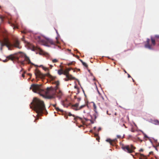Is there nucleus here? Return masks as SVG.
<instances>
[{"label": "nucleus", "mask_w": 159, "mask_h": 159, "mask_svg": "<svg viewBox=\"0 0 159 159\" xmlns=\"http://www.w3.org/2000/svg\"><path fill=\"white\" fill-rule=\"evenodd\" d=\"M30 108L33 109L37 113V118L36 119L38 120L39 117L41 116L46 111L45 104L43 101L36 98H34L31 103Z\"/></svg>", "instance_id": "f257e3e1"}, {"label": "nucleus", "mask_w": 159, "mask_h": 159, "mask_svg": "<svg viewBox=\"0 0 159 159\" xmlns=\"http://www.w3.org/2000/svg\"><path fill=\"white\" fill-rule=\"evenodd\" d=\"M42 96L48 99L55 98L56 97V90L52 87L47 88L42 91Z\"/></svg>", "instance_id": "f03ea898"}, {"label": "nucleus", "mask_w": 159, "mask_h": 159, "mask_svg": "<svg viewBox=\"0 0 159 159\" xmlns=\"http://www.w3.org/2000/svg\"><path fill=\"white\" fill-rule=\"evenodd\" d=\"M35 74L36 77H38L41 79L44 78L46 76H47L52 80H55L56 78V77L52 76L49 73L46 74H43L41 73L39 70L37 69L35 70Z\"/></svg>", "instance_id": "7ed1b4c3"}, {"label": "nucleus", "mask_w": 159, "mask_h": 159, "mask_svg": "<svg viewBox=\"0 0 159 159\" xmlns=\"http://www.w3.org/2000/svg\"><path fill=\"white\" fill-rule=\"evenodd\" d=\"M38 38L39 41L42 42L44 45L47 46H49L48 45V44L55 45L59 43V42L58 41H54L50 39H47L45 40H44L41 39V38L40 36L38 37Z\"/></svg>", "instance_id": "20e7f679"}, {"label": "nucleus", "mask_w": 159, "mask_h": 159, "mask_svg": "<svg viewBox=\"0 0 159 159\" xmlns=\"http://www.w3.org/2000/svg\"><path fill=\"white\" fill-rule=\"evenodd\" d=\"M41 85L37 84H32L30 89H32L34 93H38L42 96V91H43V89H42L41 88Z\"/></svg>", "instance_id": "39448f33"}, {"label": "nucleus", "mask_w": 159, "mask_h": 159, "mask_svg": "<svg viewBox=\"0 0 159 159\" xmlns=\"http://www.w3.org/2000/svg\"><path fill=\"white\" fill-rule=\"evenodd\" d=\"M122 148L125 152L129 153H132L134 152V150L136 148L132 144L130 145H123Z\"/></svg>", "instance_id": "423d86ee"}, {"label": "nucleus", "mask_w": 159, "mask_h": 159, "mask_svg": "<svg viewBox=\"0 0 159 159\" xmlns=\"http://www.w3.org/2000/svg\"><path fill=\"white\" fill-rule=\"evenodd\" d=\"M98 92L99 95V100L101 102L102 104L107 106L108 101L107 98L104 95H102L98 91Z\"/></svg>", "instance_id": "0eeeda50"}, {"label": "nucleus", "mask_w": 159, "mask_h": 159, "mask_svg": "<svg viewBox=\"0 0 159 159\" xmlns=\"http://www.w3.org/2000/svg\"><path fill=\"white\" fill-rule=\"evenodd\" d=\"M10 49L11 47H14L19 49L21 48V46L20 45V42L19 40L16 39H14L13 43H11L9 41Z\"/></svg>", "instance_id": "6e6552de"}, {"label": "nucleus", "mask_w": 159, "mask_h": 159, "mask_svg": "<svg viewBox=\"0 0 159 159\" xmlns=\"http://www.w3.org/2000/svg\"><path fill=\"white\" fill-rule=\"evenodd\" d=\"M0 47L6 46L9 50L10 49L9 40L8 38H4L2 41L0 40Z\"/></svg>", "instance_id": "1a4fd4ad"}, {"label": "nucleus", "mask_w": 159, "mask_h": 159, "mask_svg": "<svg viewBox=\"0 0 159 159\" xmlns=\"http://www.w3.org/2000/svg\"><path fill=\"white\" fill-rule=\"evenodd\" d=\"M19 58L18 59V62L19 63H20L21 65H24V64H25L24 61H27L28 62V64H31L32 65H34V64L31 62L29 57H27V56L25 57L24 60H19Z\"/></svg>", "instance_id": "9d476101"}, {"label": "nucleus", "mask_w": 159, "mask_h": 159, "mask_svg": "<svg viewBox=\"0 0 159 159\" xmlns=\"http://www.w3.org/2000/svg\"><path fill=\"white\" fill-rule=\"evenodd\" d=\"M56 96L59 99L61 98L63 95V93L59 89L56 90Z\"/></svg>", "instance_id": "9b49d317"}, {"label": "nucleus", "mask_w": 159, "mask_h": 159, "mask_svg": "<svg viewBox=\"0 0 159 159\" xmlns=\"http://www.w3.org/2000/svg\"><path fill=\"white\" fill-rule=\"evenodd\" d=\"M7 59L5 60H3V61L4 62H7L8 60H11L12 61H13L15 59V57L13 55H10L9 56H7L6 57Z\"/></svg>", "instance_id": "f8f14e48"}, {"label": "nucleus", "mask_w": 159, "mask_h": 159, "mask_svg": "<svg viewBox=\"0 0 159 159\" xmlns=\"http://www.w3.org/2000/svg\"><path fill=\"white\" fill-rule=\"evenodd\" d=\"M150 42V40L149 39H147V41H146V44H145V47L146 48H148L149 49H152V45H150L149 44V42Z\"/></svg>", "instance_id": "ddd939ff"}, {"label": "nucleus", "mask_w": 159, "mask_h": 159, "mask_svg": "<svg viewBox=\"0 0 159 159\" xmlns=\"http://www.w3.org/2000/svg\"><path fill=\"white\" fill-rule=\"evenodd\" d=\"M66 77V78L64 79L65 81H66L70 80H75L76 79V78L75 77H73L72 75L70 76L67 75Z\"/></svg>", "instance_id": "4468645a"}, {"label": "nucleus", "mask_w": 159, "mask_h": 159, "mask_svg": "<svg viewBox=\"0 0 159 159\" xmlns=\"http://www.w3.org/2000/svg\"><path fill=\"white\" fill-rule=\"evenodd\" d=\"M116 141V139L111 140L110 139H107L106 140V141L109 142L110 144L112 145H114L115 144V142Z\"/></svg>", "instance_id": "2eb2a0df"}, {"label": "nucleus", "mask_w": 159, "mask_h": 159, "mask_svg": "<svg viewBox=\"0 0 159 159\" xmlns=\"http://www.w3.org/2000/svg\"><path fill=\"white\" fill-rule=\"evenodd\" d=\"M55 84L56 85L55 89V90L59 89V86L60 85L59 82L58 81H55Z\"/></svg>", "instance_id": "dca6fc26"}, {"label": "nucleus", "mask_w": 159, "mask_h": 159, "mask_svg": "<svg viewBox=\"0 0 159 159\" xmlns=\"http://www.w3.org/2000/svg\"><path fill=\"white\" fill-rule=\"evenodd\" d=\"M79 105V103H76L74 105H72V109H74V110H75V109L76 108H78V107Z\"/></svg>", "instance_id": "f3484780"}, {"label": "nucleus", "mask_w": 159, "mask_h": 159, "mask_svg": "<svg viewBox=\"0 0 159 159\" xmlns=\"http://www.w3.org/2000/svg\"><path fill=\"white\" fill-rule=\"evenodd\" d=\"M151 39L152 45L153 46H155L156 44L155 39H154L152 37H151Z\"/></svg>", "instance_id": "a211bd4d"}, {"label": "nucleus", "mask_w": 159, "mask_h": 159, "mask_svg": "<svg viewBox=\"0 0 159 159\" xmlns=\"http://www.w3.org/2000/svg\"><path fill=\"white\" fill-rule=\"evenodd\" d=\"M19 53L21 54L19 56L20 58L21 57V58H25V57L26 56L24 53H22L21 52H19Z\"/></svg>", "instance_id": "6ab92c4d"}, {"label": "nucleus", "mask_w": 159, "mask_h": 159, "mask_svg": "<svg viewBox=\"0 0 159 159\" xmlns=\"http://www.w3.org/2000/svg\"><path fill=\"white\" fill-rule=\"evenodd\" d=\"M63 74L65 75L66 76L67 75H68L69 76L71 75H70L69 74V72L68 71H67L66 70L64 71L63 70Z\"/></svg>", "instance_id": "aec40b11"}, {"label": "nucleus", "mask_w": 159, "mask_h": 159, "mask_svg": "<svg viewBox=\"0 0 159 159\" xmlns=\"http://www.w3.org/2000/svg\"><path fill=\"white\" fill-rule=\"evenodd\" d=\"M63 70L61 69H60L58 71V74L59 75H61L62 74H63Z\"/></svg>", "instance_id": "412c9836"}, {"label": "nucleus", "mask_w": 159, "mask_h": 159, "mask_svg": "<svg viewBox=\"0 0 159 159\" xmlns=\"http://www.w3.org/2000/svg\"><path fill=\"white\" fill-rule=\"evenodd\" d=\"M153 123L155 125H159V121L157 120H155L153 121Z\"/></svg>", "instance_id": "4be33fe9"}, {"label": "nucleus", "mask_w": 159, "mask_h": 159, "mask_svg": "<svg viewBox=\"0 0 159 159\" xmlns=\"http://www.w3.org/2000/svg\"><path fill=\"white\" fill-rule=\"evenodd\" d=\"M85 106H86V105H82L80 106V107L79 108H76L75 109V110L77 111L78 110H80V109H82V108H83V107H84Z\"/></svg>", "instance_id": "5701e85b"}, {"label": "nucleus", "mask_w": 159, "mask_h": 159, "mask_svg": "<svg viewBox=\"0 0 159 159\" xmlns=\"http://www.w3.org/2000/svg\"><path fill=\"white\" fill-rule=\"evenodd\" d=\"M93 107L94 111H95V112L96 113H97V107H96V104L94 103H93Z\"/></svg>", "instance_id": "b1692460"}, {"label": "nucleus", "mask_w": 159, "mask_h": 159, "mask_svg": "<svg viewBox=\"0 0 159 159\" xmlns=\"http://www.w3.org/2000/svg\"><path fill=\"white\" fill-rule=\"evenodd\" d=\"M39 67H42L43 69L45 71H48L49 70V69L48 68L45 67H44L43 65H40Z\"/></svg>", "instance_id": "393cba45"}, {"label": "nucleus", "mask_w": 159, "mask_h": 159, "mask_svg": "<svg viewBox=\"0 0 159 159\" xmlns=\"http://www.w3.org/2000/svg\"><path fill=\"white\" fill-rule=\"evenodd\" d=\"M155 39L157 41L159 42V35H157L155 36Z\"/></svg>", "instance_id": "a878e982"}, {"label": "nucleus", "mask_w": 159, "mask_h": 159, "mask_svg": "<svg viewBox=\"0 0 159 159\" xmlns=\"http://www.w3.org/2000/svg\"><path fill=\"white\" fill-rule=\"evenodd\" d=\"M56 109L57 111H60L61 112H63V111L62 110L60 109L58 107H56Z\"/></svg>", "instance_id": "bb28decb"}, {"label": "nucleus", "mask_w": 159, "mask_h": 159, "mask_svg": "<svg viewBox=\"0 0 159 159\" xmlns=\"http://www.w3.org/2000/svg\"><path fill=\"white\" fill-rule=\"evenodd\" d=\"M52 62H53V63H56L58 61V60L56 59H53L52 60Z\"/></svg>", "instance_id": "cd10ccee"}, {"label": "nucleus", "mask_w": 159, "mask_h": 159, "mask_svg": "<svg viewBox=\"0 0 159 159\" xmlns=\"http://www.w3.org/2000/svg\"><path fill=\"white\" fill-rule=\"evenodd\" d=\"M82 64L84 66H85L86 67V68L88 67V66L87 65V64L86 63H85V62H82Z\"/></svg>", "instance_id": "c85d7f7f"}, {"label": "nucleus", "mask_w": 159, "mask_h": 159, "mask_svg": "<svg viewBox=\"0 0 159 159\" xmlns=\"http://www.w3.org/2000/svg\"><path fill=\"white\" fill-rule=\"evenodd\" d=\"M139 154L140 155V157H143L144 158V159H146V158L145 156L143 154H140V153H139Z\"/></svg>", "instance_id": "c756f323"}, {"label": "nucleus", "mask_w": 159, "mask_h": 159, "mask_svg": "<svg viewBox=\"0 0 159 159\" xmlns=\"http://www.w3.org/2000/svg\"><path fill=\"white\" fill-rule=\"evenodd\" d=\"M131 131L133 132H134L135 131V130L133 128H132L130 130Z\"/></svg>", "instance_id": "7c9ffc66"}, {"label": "nucleus", "mask_w": 159, "mask_h": 159, "mask_svg": "<svg viewBox=\"0 0 159 159\" xmlns=\"http://www.w3.org/2000/svg\"><path fill=\"white\" fill-rule=\"evenodd\" d=\"M66 101H67V99H65V101H63V105L64 106H65V102H66Z\"/></svg>", "instance_id": "2f4dec72"}, {"label": "nucleus", "mask_w": 159, "mask_h": 159, "mask_svg": "<svg viewBox=\"0 0 159 159\" xmlns=\"http://www.w3.org/2000/svg\"><path fill=\"white\" fill-rule=\"evenodd\" d=\"M71 68H68L66 69V70H67V71H68L69 72V71L71 70Z\"/></svg>", "instance_id": "473e14b6"}, {"label": "nucleus", "mask_w": 159, "mask_h": 159, "mask_svg": "<svg viewBox=\"0 0 159 159\" xmlns=\"http://www.w3.org/2000/svg\"><path fill=\"white\" fill-rule=\"evenodd\" d=\"M3 17L2 16H0V19H1V21L2 22L3 21Z\"/></svg>", "instance_id": "72a5a7b5"}, {"label": "nucleus", "mask_w": 159, "mask_h": 159, "mask_svg": "<svg viewBox=\"0 0 159 159\" xmlns=\"http://www.w3.org/2000/svg\"><path fill=\"white\" fill-rule=\"evenodd\" d=\"M73 64V62H70L69 63H68V64H67V65L68 66H70L71 65H72Z\"/></svg>", "instance_id": "f704fd0d"}, {"label": "nucleus", "mask_w": 159, "mask_h": 159, "mask_svg": "<svg viewBox=\"0 0 159 159\" xmlns=\"http://www.w3.org/2000/svg\"><path fill=\"white\" fill-rule=\"evenodd\" d=\"M143 150L142 148H141L139 150V151L140 152H142L143 151Z\"/></svg>", "instance_id": "c9c22d12"}, {"label": "nucleus", "mask_w": 159, "mask_h": 159, "mask_svg": "<svg viewBox=\"0 0 159 159\" xmlns=\"http://www.w3.org/2000/svg\"><path fill=\"white\" fill-rule=\"evenodd\" d=\"M68 116H71L73 115L70 113H69L68 114Z\"/></svg>", "instance_id": "e433bc0d"}, {"label": "nucleus", "mask_w": 159, "mask_h": 159, "mask_svg": "<svg viewBox=\"0 0 159 159\" xmlns=\"http://www.w3.org/2000/svg\"><path fill=\"white\" fill-rule=\"evenodd\" d=\"M144 137L145 138H148V136L146 135V134H144Z\"/></svg>", "instance_id": "4c0bfd02"}, {"label": "nucleus", "mask_w": 159, "mask_h": 159, "mask_svg": "<svg viewBox=\"0 0 159 159\" xmlns=\"http://www.w3.org/2000/svg\"><path fill=\"white\" fill-rule=\"evenodd\" d=\"M138 139L141 142H142L143 141V140H141L139 138H138Z\"/></svg>", "instance_id": "58836bf2"}, {"label": "nucleus", "mask_w": 159, "mask_h": 159, "mask_svg": "<svg viewBox=\"0 0 159 159\" xmlns=\"http://www.w3.org/2000/svg\"><path fill=\"white\" fill-rule=\"evenodd\" d=\"M28 75L30 76L31 77V75H32L30 73H28Z\"/></svg>", "instance_id": "ea45409f"}, {"label": "nucleus", "mask_w": 159, "mask_h": 159, "mask_svg": "<svg viewBox=\"0 0 159 159\" xmlns=\"http://www.w3.org/2000/svg\"><path fill=\"white\" fill-rule=\"evenodd\" d=\"M2 49H3V47H0V49L1 51H2Z\"/></svg>", "instance_id": "a19ab883"}, {"label": "nucleus", "mask_w": 159, "mask_h": 159, "mask_svg": "<svg viewBox=\"0 0 159 159\" xmlns=\"http://www.w3.org/2000/svg\"><path fill=\"white\" fill-rule=\"evenodd\" d=\"M127 74H128V78H130V77H131V76L129 74H128V73H127Z\"/></svg>", "instance_id": "79ce46f5"}, {"label": "nucleus", "mask_w": 159, "mask_h": 159, "mask_svg": "<svg viewBox=\"0 0 159 159\" xmlns=\"http://www.w3.org/2000/svg\"><path fill=\"white\" fill-rule=\"evenodd\" d=\"M153 152L151 151V152H149V154H153Z\"/></svg>", "instance_id": "37998d69"}, {"label": "nucleus", "mask_w": 159, "mask_h": 159, "mask_svg": "<svg viewBox=\"0 0 159 159\" xmlns=\"http://www.w3.org/2000/svg\"><path fill=\"white\" fill-rule=\"evenodd\" d=\"M99 137L97 138H96V139H97V140H98V142H99Z\"/></svg>", "instance_id": "c03bdc74"}, {"label": "nucleus", "mask_w": 159, "mask_h": 159, "mask_svg": "<svg viewBox=\"0 0 159 159\" xmlns=\"http://www.w3.org/2000/svg\"><path fill=\"white\" fill-rule=\"evenodd\" d=\"M12 26H13V28H16V26L13 24H12Z\"/></svg>", "instance_id": "a18cd8bd"}, {"label": "nucleus", "mask_w": 159, "mask_h": 159, "mask_svg": "<svg viewBox=\"0 0 159 159\" xmlns=\"http://www.w3.org/2000/svg\"><path fill=\"white\" fill-rule=\"evenodd\" d=\"M22 77H25V75L24 74H23L22 75Z\"/></svg>", "instance_id": "49530a36"}, {"label": "nucleus", "mask_w": 159, "mask_h": 159, "mask_svg": "<svg viewBox=\"0 0 159 159\" xmlns=\"http://www.w3.org/2000/svg\"><path fill=\"white\" fill-rule=\"evenodd\" d=\"M53 107H54L55 108H56V104L53 105Z\"/></svg>", "instance_id": "de8ad7c7"}, {"label": "nucleus", "mask_w": 159, "mask_h": 159, "mask_svg": "<svg viewBox=\"0 0 159 159\" xmlns=\"http://www.w3.org/2000/svg\"><path fill=\"white\" fill-rule=\"evenodd\" d=\"M101 130V128H99L98 129V131H100Z\"/></svg>", "instance_id": "09e8293b"}, {"label": "nucleus", "mask_w": 159, "mask_h": 159, "mask_svg": "<svg viewBox=\"0 0 159 159\" xmlns=\"http://www.w3.org/2000/svg\"><path fill=\"white\" fill-rule=\"evenodd\" d=\"M50 67H51V68H52V67H53V66L52 65H50Z\"/></svg>", "instance_id": "8fccbe9b"}, {"label": "nucleus", "mask_w": 159, "mask_h": 159, "mask_svg": "<svg viewBox=\"0 0 159 159\" xmlns=\"http://www.w3.org/2000/svg\"><path fill=\"white\" fill-rule=\"evenodd\" d=\"M22 33H26V32L24 31H23L22 32Z\"/></svg>", "instance_id": "3c124183"}, {"label": "nucleus", "mask_w": 159, "mask_h": 159, "mask_svg": "<svg viewBox=\"0 0 159 159\" xmlns=\"http://www.w3.org/2000/svg\"><path fill=\"white\" fill-rule=\"evenodd\" d=\"M124 72H125V73H127V72L126 71V70H125V69H124Z\"/></svg>", "instance_id": "603ef678"}, {"label": "nucleus", "mask_w": 159, "mask_h": 159, "mask_svg": "<svg viewBox=\"0 0 159 159\" xmlns=\"http://www.w3.org/2000/svg\"><path fill=\"white\" fill-rule=\"evenodd\" d=\"M80 61H81V62H82H82H84L83 61L81 60H80Z\"/></svg>", "instance_id": "864d4df0"}, {"label": "nucleus", "mask_w": 159, "mask_h": 159, "mask_svg": "<svg viewBox=\"0 0 159 159\" xmlns=\"http://www.w3.org/2000/svg\"><path fill=\"white\" fill-rule=\"evenodd\" d=\"M56 32L57 33V34H58V32H57V30H56Z\"/></svg>", "instance_id": "5fc2aeb1"}, {"label": "nucleus", "mask_w": 159, "mask_h": 159, "mask_svg": "<svg viewBox=\"0 0 159 159\" xmlns=\"http://www.w3.org/2000/svg\"><path fill=\"white\" fill-rule=\"evenodd\" d=\"M66 119H67V118H68V116H66Z\"/></svg>", "instance_id": "6e6d98bb"}, {"label": "nucleus", "mask_w": 159, "mask_h": 159, "mask_svg": "<svg viewBox=\"0 0 159 159\" xmlns=\"http://www.w3.org/2000/svg\"><path fill=\"white\" fill-rule=\"evenodd\" d=\"M115 115H116V113H115Z\"/></svg>", "instance_id": "4d7b16f0"}, {"label": "nucleus", "mask_w": 159, "mask_h": 159, "mask_svg": "<svg viewBox=\"0 0 159 159\" xmlns=\"http://www.w3.org/2000/svg\"><path fill=\"white\" fill-rule=\"evenodd\" d=\"M95 136H98L97 134H96Z\"/></svg>", "instance_id": "13d9d810"}, {"label": "nucleus", "mask_w": 159, "mask_h": 159, "mask_svg": "<svg viewBox=\"0 0 159 159\" xmlns=\"http://www.w3.org/2000/svg\"><path fill=\"white\" fill-rule=\"evenodd\" d=\"M95 118H96V116H95Z\"/></svg>", "instance_id": "bf43d9fd"}, {"label": "nucleus", "mask_w": 159, "mask_h": 159, "mask_svg": "<svg viewBox=\"0 0 159 159\" xmlns=\"http://www.w3.org/2000/svg\"><path fill=\"white\" fill-rule=\"evenodd\" d=\"M132 80H133V81H134V80H133V79H132Z\"/></svg>", "instance_id": "052dcab7"}, {"label": "nucleus", "mask_w": 159, "mask_h": 159, "mask_svg": "<svg viewBox=\"0 0 159 159\" xmlns=\"http://www.w3.org/2000/svg\"><path fill=\"white\" fill-rule=\"evenodd\" d=\"M158 146H159V143L158 144Z\"/></svg>", "instance_id": "680f3d73"}]
</instances>
